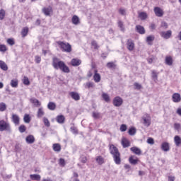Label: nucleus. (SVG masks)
Here are the masks:
<instances>
[{
    "label": "nucleus",
    "mask_w": 181,
    "mask_h": 181,
    "mask_svg": "<svg viewBox=\"0 0 181 181\" xmlns=\"http://www.w3.org/2000/svg\"><path fill=\"white\" fill-rule=\"evenodd\" d=\"M52 66L55 70H61L63 73H69L70 71V69L66 64H64L62 61H59L57 58H53Z\"/></svg>",
    "instance_id": "1"
},
{
    "label": "nucleus",
    "mask_w": 181,
    "mask_h": 181,
    "mask_svg": "<svg viewBox=\"0 0 181 181\" xmlns=\"http://www.w3.org/2000/svg\"><path fill=\"white\" fill-rule=\"evenodd\" d=\"M110 153L113 156V159L116 163V165L121 164V154H119V151H118V148L114 146V144H111L110 146Z\"/></svg>",
    "instance_id": "2"
},
{
    "label": "nucleus",
    "mask_w": 181,
    "mask_h": 181,
    "mask_svg": "<svg viewBox=\"0 0 181 181\" xmlns=\"http://www.w3.org/2000/svg\"><path fill=\"white\" fill-rule=\"evenodd\" d=\"M57 43L62 52H65L66 53H71V45L70 43L64 42L63 41H57Z\"/></svg>",
    "instance_id": "3"
},
{
    "label": "nucleus",
    "mask_w": 181,
    "mask_h": 181,
    "mask_svg": "<svg viewBox=\"0 0 181 181\" xmlns=\"http://www.w3.org/2000/svg\"><path fill=\"white\" fill-rule=\"evenodd\" d=\"M4 131L11 132V125L4 120H0V132H4Z\"/></svg>",
    "instance_id": "4"
},
{
    "label": "nucleus",
    "mask_w": 181,
    "mask_h": 181,
    "mask_svg": "<svg viewBox=\"0 0 181 181\" xmlns=\"http://www.w3.org/2000/svg\"><path fill=\"white\" fill-rule=\"evenodd\" d=\"M143 124L145 127H149L151 125V116L148 114L142 117Z\"/></svg>",
    "instance_id": "5"
},
{
    "label": "nucleus",
    "mask_w": 181,
    "mask_h": 181,
    "mask_svg": "<svg viewBox=\"0 0 181 181\" xmlns=\"http://www.w3.org/2000/svg\"><path fill=\"white\" fill-rule=\"evenodd\" d=\"M123 103L124 100L119 96H117L113 99V105H115V107H121Z\"/></svg>",
    "instance_id": "6"
},
{
    "label": "nucleus",
    "mask_w": 181,
    "mask_h": 181,
    "mask_svg": "<svg viewBox=\"0 0 181 181\" xmlns=\"http://www.w3.org/2000/svg\"><path fill=\"white\" fill-rule=\"evenodd\" d=\"M160 35L163 39H170L172 37V30H168V31H162L160 33Z\"/></svg>",
    "instance_id": "7"
},
{
    "label": "nucleus",
    "mask_w": 181,
    "mask_h": 181,
    "mask_svg": "<svg viewBox=\"0 0 181 181\" xmlns=\"http://www.w3.org/2000/svg\"><path fill=\"white\" fill-rule=\"evenodd\" d=\"M127 46L128 50H129V52H132V50L135 49V44L134 43V40L129 39L127 42Z\"/></svg>",
    "instance_id": "8"
},
{
    "label": "nucleus",
    "mask_w": 181,
    "mask_h": 181,
    "mask_svg": "<svg viewBox=\"0 0 181 181\" xmlns=\"http://www.w3.org/2000/svg\"><path fill=\"white\" fill-rule=\"evenodd\" d=\"M154 13L158 18H162V16H163V10H162L160 7H155Z\"/></svg>",
    "instance_id": "9"
},
{
    "label": "nucleus",
    "mask_w": 181,
    "mask_h": 181,
    "mask_svg": "<svg viewBox=\"0 0 181 181\" xmlns=\"http://www.w3.org/2000/svg\"><path fill=\"white\" fill-rule=\"evenodd\" d=\"M161 149L163 152H169L170 151V146L168 142H163L161 144Z\"/></svg>",
    "instance_id": "10"
},
{
    "label": "nucleus",
    "mask_w": 181,
    "mask_h": 181,
    "mask_svg": "<svg viewBox=\"0 0 181 181\" xmlns=\"http://www.w3.org/2000/svg\"><path fill=\"white\" fill-rule=\"evenodd\" d=\"M42 12L45 16H50V13L53 12V9L52 8V6L44 7L42 8Z\"/></svg>",
    "instance_id": "11"
},
{
    "label": "nucleus",
    "mask_w": 181,
    "mask_h": 181,
    "mask_svg": "<svg viewBox=\"0 0 181 181\" xmlns=\"http://www.w3.org/2000/svg\"><path fill=\"white\" fill-rule=\"evenodd\" d=\"M172 100L173 103H180L181 102V96L179 93H175L172 95Z\"/></svg>",
    "instance_id": "12"
},
{
    "label": "nucleus",
    "mask_w": 181,
    "mask_h": 181,
    "mask_svg": "<svg viewBox=\"0 0 181 181\" xmlns=\"http://www.w3.org/2000/svg\"><path fill=\"white\" fill-rule=\"evenodd\" d=\"M11 119L15 125H19L21 119L19 118V116L18 115L13 114Z\"/></svg>",
    "instance_id": "13"
},
{
    "label": "nucleus",
    "mask_w": 181,
    "mask_h": 181,
    "mask_svg": "<svg viewBox=\"0 0 181 181\" xmlns=\"http://www.w3.org/2000/svg\"><path fill=\"white\" fill-rule=\"evenodd\" d=\"M130 151H132L134 155H138L139 156L142 155V151H141L140 148L136 146L132 147Z\"/></svg>",
    "instance_id": "14"
},
{
    "label": "nucleus",
    "mask_w": 181,
    "mask_h": 181,
    "mask_svg": "<svg viewBox=\"0 0 181 181\" xmlns=\"http://www.w3.org/2000/svg\"><path fill=\"white\" fill-rule=\"evenodd\" d=\"M69 95L75 101H79V100H80V94H78V93H77V92H71L69 93Z\"/></svg>",
    "instance_id": "15"
},
{
    "label": "nucleus",
    "mask_w": 181,
    "mask_h": 181,
    "mask_svg": "<svg viewBox=\"0 0 181 181\" xmlns=\"http://www.w3.org/2000/svg\"><path fill=\"white\" fill-rule=\"evenodd\" d=\"M71 64L74 67H77L78 66H80V64H81V60L78 59H72L71 61Z\"/></svg>",
    "instance_id": "16"
},
{
    "label": "nucleus",
    "mask_w": 181,
    "mask_h": 181,
    "mask_svg": "<svg viewBox=\"0 0 181 181\" xmlns=\"http://www.w3.org/2000/svg\"><path fill=\"white\" fill-rule=\"evenodd\" d=\"M165 63L167 66H172L173 64V58L171 56L165 57Z\"/></svg>",
    "instance_id": "17"
},
{
    "label": "nucleus",
    "mask_w": 181,
    "mask_h": 181,
    "mask_svg": "<svg viewBox=\"0 0 181 181\" xmlns=\"http://www.w3.org/2000/svg\"><path fill=\"white\" fill-rule=\"evenodd\" d=\"M136 30L138 33L140 35H145V28L142 25H136Z\"/></svg>",
    "instance_id": "18"
},
{
    "label": "nucleus",
    "mask_w": 181,
    "mask_h": 181,
    "mask_svg": "<svg viewBox=\"0 0 181 181\" xmlns=\"http://www.w3.org/2000/svg\"><path fill=\"white\" fill-rule=\"evenodd\" d=\"M93 80L95 83H100V81H101V76L100 75V74L97 73V70H95Z\"/></svg>",
    "instance_id": "19"
},
{
    "label": "nucleus",
    "mask_w": 181,
    "mask_h": 181,
    "mask_svg": "<svg viewBox=\"0 0 181 181\" xmlns=\"http://www.w3.org/2000/svg\"><path fill=\"white\" fill-rule=\"evenodd\" d=\"M25 141L27 144H34L35 143V136L33 135H28L25 138Z\"/></svg>",
    "instance_id": "20"
},
{
    "label": "nucleus",
    "mask_w": 181,
    "mask_h": 181,
    "mask_svg": "<svg viewBox=\"0 0 181 181\" xmlns=\"http://www.w3.org/2000/svg\"><path fill=\"white\" fill-rule=\"evenodd\" d=\"M30 101L32 104H34V105L35 107H40L41 105V103L39 101V100L35 98H32L30 99Z\"/></svg>",
    "instance_id": "21"
},
{
    "label": "nucleus",
    "mask_w": 181,
    "mask_h": 181,
    "mask_svg": "<svg viewBox=\"0 0 181 181\" xmlns=\"http://www.w3.org/2000/svg\"><path fill=\"white\" fill-rule=\"evenodd\" d=\"M129 162L132 165H136L138 163V158H136V157H135V156H132L129 158Z\"/></svg>",
    "instance_id": "22"
},
{
    "label": "nucleus",
    "mask_w": 181,
    "mask_h": 181,
    "mask_svg": "<svg viewBox=\"0 0 181 181\" xmlns=\"http://www.w3.org/2000/svg\"><path fill=\"white\" fill-rule=\"evenodd\" d=\"M122 145L123 148H128L131 145V143H129V141H128V139L123 138L122 140Z\"/></svg>",
    "instance_id": "23"
},
{
    "label": "nucleus",
    "mask_w": 181,
    "mask_h": 181,
    "mask_svg": "<svg viewBox=\"0 0 181 181\" xmlns=\"http://www.w3.org/2000/svg\"><path fill=\"white\" fill-rule=\"evenodd\" d=\"M0 69L4 70V71H6V70H8V65H6V63L2 60H0Z\"/></svg>",
    "instance_id": "24"
},
{
    "label": "nucleus",
    "mask_w": 181,
    "mask_h": 181,
    "mask_svg": "<svg viewBox=\"0 0 181 181\" xmlns=\"http://www.w3.org/2000/svg\"><path fill=\"white\" fill-rule=\"evenodd\" d=\"M174 142H175L176 146H181V138L179 136H175L174 137Z\"/></svg>",
    "instance_id": "25"
},
{
    "label": "nucleus",
    "mask_w": 181,
    "mask_h": 181,
    "mask_svg": "<svg viewBox=\"0 0 181 181\" xmlns=\"http://www.w3.org/2000/svg\"><path fill=\"white\" fill-rule=\"evenodd\" d=\"M71 21L74 25H78L80 23V18L76 15L72 17Z\"/></svg>",
    "instance_id": "26"
},
{
    "label": "nucleus",
    "mask_w": 181,
    "mask_h": 181,
    "mask_svg": "<svg viewBox=\"0 0 181 181\" xmlns=\"http://www.w3.org/2000/svg\"><path fill=\"white\" fill-rule=\"evenodd\" d=\"M47 108L51 111H54V110H56V103L53 102H49L47 105Z\"/></svg>",
    "instance_id": "27"
},
{
    "label": "nucleus",
    "mask_w": 181,
    "mask_h": 181,
    "mask_svg": "<svg viewBox=\"0 0 181 181\" xmlns=\"http://www.w3.org/2000/svg\"><path fill=\"white\" fill-rule=\"evenodd\" d=\"M64 116L63 115H58L57 117V122H58V124H64Z\"/></svg>",
    "instance_id": "28"
},
{
    "label": "nucleus",
    "mask_w": 181,
    "mask_h": 181,
    "mask_svg": "<svg viewBox=\"0 0 181 181\" xmlns=\"http://www.w3.org/2000/svg\"><path fill=\"white\" fill-rule=\"evenodd\" d=\"M139 18H140L141 21H145V19L148 18V14L145 12H141L139 14Z\"/></svg>",
    "instance_id": "29"
},
{
    "label": "nucleus",
    "mask_w": 181,
    "mask_h": 181,
    "mask_svg": "<svg viewBox=\"0 0 181 181\" xmlns=\"http://www.w3.org/2000/svg\"><path fill=\"white\" fill-rule=\"evenodd\" d=\"M11 87H13V88H16L18 87V79L15 78L11 81L10 83Z\"/></svg>",
    "instance_id": "30"
},
{
    "label": "nucleus",
    "mask_w": 181,
    "mask_h": 181,
    "mask_svg": "<svg viewBox=\"0 0 181 181\" xmlns=\"http://www.w3.org/2000/svg\"><path fill=\"white\" fill-rule=\"evenodd\" d=\"M53 150L54 152H60L62 151V146L59 144H53Z\"/></svg>",
    "instance_id": "31"
},
{
    "label": "nucleus",
    "mask_w": 181,
    "mask_h": 181,
    "mask_svg": "<svg viewBox=\"0 0 181 181\" xmlns=\"http://www.w3.org/2000/svg\"><path fill=\"white\" fill-rule=\"evenodd\" d=\"M102 98L105 101V103H110L111 101V99L110 98V95L108 94L103 93L102 94Z\"/></svg>",
    "instance_id": "32"
},
{
    "label": "nucleus",
    "mask_w": 181,
    "mask_h": 181,
    "mask_svg": "<svg viewBox=\"0 0 181 181\" xmlns=\"http://www.w3.org/2000/svg\"><path fill=\"white\" fill-rule=\"evenodd\" d=\"M30 177L32 180H36V181L40 180V175H37V174L30 175Z\"/></svg>",
    "instance_id": "33"
},
{
    "label": "nucleus",
    "mask_w": 181,
    "mask_h": 181,
    "mask_svg": "<svg viewBox=\"0 0 181 181\" xmlns=\"http://www.w3.org/2000/svg\"><path fill=\"white\" fill-rule=\"evenodd\" d=\"M45 115V112L43 111V107H40L37 111V118H42Z\"/></svg>",
    "instance_id": "34"
},
{
    "label": "nucleus",
    "mask_w": 181,
    "mask_h": 181,
    "mask_svg": "<svg viewBox=\"0 0 181 181\" xmlns=\"http://www.w3.org/2000/svg\"><path fill=\"white\" fill-rule=\"evenodd\" d=\"M128 134L129 135L133 136L135 135V134H136V129H135V127H131L128 131Z\"/></svg>",
    "instance_id": "35"
},
{
    "label": "nucleus",
    "mask_w": 181,
    "mask_h": 181,
    "mask_svg": "<svg viewBox=\"0 0 181 181\" xmlns=\"http://www.w3.org/2000/svg\"><path fill=\"white\" fill-rule=\"evenodd\" d=\"M155 40V36L153 35H149L146 37V42L148 45H151V42H153Z\"/></svg>",
    "instance_id": "36"
},
{
    "label": "nucleus",
    "mask_w": 181,
    "mask_h": 181,
    "mask_svg": "<svg viewBox=\"0 0 181 181\" xmlns=\"http://www.w3.org/2000/svg\"><path fill=\"white\" fill-rule=\"evenodd\" d=\"M96 162L98 165H103L104 163V158L101 156H99L96 158Z\"/></svg>",
    "instance_id": "37"
},
{
    "label": "nucleus",
    "mask_w": 181,
    "mask_h": 181,
    "mask_svg": "<svg viewBox=\"0 0 181 181\" xmlns=\"http://www.w3.org/2000/svg\"><path fill=\"white\" fill-rule=\"evenodd\" d=\"M18 131L21 134H23V132H26V126L25 124H21L18 127Z\"/></svg>",
    "instance_id": "38"
},
{
    "label": "nucleus",
    "mask_w": 181,
    "mask_h": 181,
    "mask_svg": "<svg viewBox=\"0 0 181 181\" xmlns=\"http://www.w3.org/2000/svg\"><path fill=\"white\" fill-rule=\"evenodd\" d=\"M23 120L25 124H29V122H30V116H29L28 114H25L24 115Z\"/></svg>",
    "instance_id": "39"
},
{
    "label": "nucleus",
    "mask_w": 181,
    "mask_h": 181,
    "mask_svg": "<svg viewBox=\"0 0 181 181\" xmlns=\"http://www.w3.org/2000/svg\"><path fill=\"white\" fill-rule=\"evenodd\" d=\"M28 32H29V28H24L21 31V35L23 37H25L28 35Z\"/></svg>",
    "instance_id": "40"
},
{
    "label": "nucleus",
    "mask_w": 181,
    "mask_h": 181,
    "mask_svg": "<svg viewBox=\"0 0 181 181\" xmlns=\"http://www.w3.org/2000/svg\"><path fill=\"white\" fill-rule=\"evenodd\" d=\"M91 46H93V49L95 50L98 49L100 48V46H98V44L97 43V41L93 40L91 42Z\"/></svg>",
    "instance_id": "41"
},
{
    "label": "nucleus",
    "mask_w": 181,
    "mask_h": 181,
    "mask_svg": "<svg viewBox=\"0 0 181 181\" xmlns=\"http://www.w3.org/2000/svg\"><path fill=\"white\" fill-rule=\"evenodd\" d=\"M118 26L122 32H125V28H124V23L121 21H118Z\"/></svg>",
    "instance_id": "42"
},
{
    "label": "nucleus",
    "mask_w": 181,
    "mask_h": 181,
    "mask_svg": "<svg viewBox=\"0 0 181 181\" xmlns=\"http://www.w3.org/2000/svg\"><path fill=\"white\" fill-rule=\"evenodd\" d=\"M8 50V48L6 47V45L0 44V52L2 53H5Z\"/></svg>",
    "instance_id": "43"
},
{
    "label": "nucleus",
    "mask_w": 181,
    "mask_h": 181,
    "mask_svg": "<svg viewBox=\"0 0 181 181\" xmlns=\"http://www.w3.org/2000/svg\"><path fill=\"white\" fill-rule=\"evenodd\" d=\"M23 83L25 86H29L30 84V81H29V78L26 77V76H24Z\"/></svg>",
    "instance_id": "44"
},
{
    "label": "nucleus",
    "mask_w": 181,
    "mask_h": 181,
    "mask_svg": "<svg viewBox=\"0 0 181 181\" xmlns=\"http://www.w3.org/2000/svg\"><path fill=\"white\" fill-rule=\"evenodd\" d=\"M94 87V83L88 82L85 84V88H93Z\"/></svg>",
    "instance_id": "45"
},
{
    "label": "nucleus",
    "mask_w": 181,
    "mask_h": 181,
    "mask_svg": "<svg viewBox=\"0 0 181 181\" xmlns=\"http://www.w3.org/2000/svg\"><path fill=\"white\" fill-rule=\"evenodd\" d=\"M92 116L95 118V119H98V118L101 117V115L100 112H93Z\"/></svg>",
    "instance_id": "46"
},
{
    "label": "nucleus",
    "mask_w": 181,
    "mask_h": 181,
    "mask_svg": "<svg viewBox=\"0 0 181 181\" xmlns=\"http://www.w3.org/2000/svg\"><path fill=\"white\" fill-rule=\"evenodd\" d=\"M7 43L10 46H13V45H15V40H13V38H8L7 40Z\"/></svg>",
    "instance_id": "47"
},
{
    "label": "nucleus",
    "mask_w": 181,
    "mask_h": 181,
    "mask_svg": "<svg viewBox=\"0 0 181 181\" xmlns=\"http://www.w3.org/2000/svg\"><path fill=\"white\" fill-rule=\"evenodd\" d=\"M4 18H5V10H0V21H3Z\"/></svg>",
    "instance_id": "48"
},
{
    "label": "nucleus",
    "mask_w": 181,
    "mask_h": 181,
    "mask_svg": "<svg viewBox=\"0 0 181 181\" xmlns=\"http://www.w3.org/2000/svg\"><path fill=\"white\" fill-rule=\"evenodd\" d=\"M43 122L45 127H50V122H49V119L47 118L44 117Z\"/></svg>",
    "instance_id": "49"
},
{
    "label": "nucleus",
    "mask_w": 181,
    "mask_h": 181,
    "mask_svg": "<svg viewBox=\"0 0 181 181\" xmlns=\"http://www.w3.org/2000/svg\"><path fill=\"white\" fill-rule=\"evenodd\" d=\"M107 69H114L115 68V64L114 62H108L107 64Z\"/></svg>",
    "instance_id": "50"
},
{
    "label": "nucleus",
    "mask_w": 181,
    "mask_h": 181,
    "mask_svg": "<svg viewBox=\"0 0 181 181\" xmlns=\"http://www.w3.org/2000/svg\"><path fill=\"white\" fill-rule=\"evenodd\" d=\"M5 110H6V105L4 103H1L0 104V111L3 112L5 111Z\"/></svg>",
    "instance_id": "51"
},
{
    "label": "nucleus",
    "mask_w": 181,
    "mask_h": 181,
    "mask_svg": "<svg viewBox=\"0 0 181 181\" xmlns=\"http://www.w3.org/2000/svg\"><path fill=\"white\" fill-rule=\"evenodd\" d=\"M71 132L74 133L75 135H77V134H78V130H77V128L76 127H71Z\"/></svg>",
    "instance_id": "52"
},
{
    "label": "nucleus",
    "mask_w": 181,
    "mask_h": 181,
    "mask_svg": "<svg viewBox=\"0 0 181 181\" xmlns=\"http://www.w3.org/2000/svg\"><path fill=\"white\" fill-rule=\"evenodd\" d=\"M152 78L154 80V81H156L158 80V74L155 71H152Z\"/></svg>",
    "instance_id": "53"
},
{
    "label": "nucleus",
    "mask_w": 181,
    "mask_h": 181,
    "mask_svg": "<svg viewBox=\"0 0 181 181\" xmlns=\"http://www.w3.org/2000/svg\"><path fill=\"white\" fill-rule=\"evenodd\" d=\"M134 86L135 87V90H141V88H142V85L139 84V83L135 82Z\"/></svg>",
    "instance_id": "54"
},
{
    "label": "nucleus",
    "mask_w": 181,
    "mask_h": 181,
    "mask_svg": "<svg viewBox=\"0 0 181 181\" xmlns=\"http://www.w3.org/2000/svg\"><path fill=\"white\" fill-rule=\"evenodd\" d=\"M174 128H175V129H176V131H180V129H181L180 124L175 123L174 124Z\"/></svg>",
    "instance_id": "55"
},
{
    "label": "nucleus",
    "mask_w": 181,
    "mask_h": 181,
    "mask_svg": "<svg viewBox=\"0 0 181 181\" xmlns=\"http://www.w3.org/2000/svg\"><path fill=\"white\" fill-rule=\"evenodd\" d=\"M119 13H120V15H122L123 16H125V15H127V12L124 8H119Z\"/></svg>",
    "instance_id": "56"
},
{
    "label": "nucleus",
    "mask_w": 181,
    "mask_h": 181,
    "mask_svg": "<svg viewBox=\"0 0 181 181\" xmlns=\"http://www.w3.org/2000/svg\"><path fill=\"white\" fill-rule=\"evenodd\" d=\"M81 162L82 163H87V157H86L84 156H81Z\"/></svg>",
    "instance_id": "57"
},
{
    "label": "nucleus",
    "mask_w": 181,
    "mask_h": 181,
    "mask_svg": "<svg viewBox=\"0 0 181 181\" xmlns=\"http://www.w3.org/2000/svg\"><path fill=\"white\" fill-rule=\"evenodd\" d=\"M120 131L121 132H125V131H127V126L125 124H122L120 126Z\"/></svg>",
    "instance_id": "58"
},
{
    "label": "nucleus",
    "mask_w": 181,
    "mask_h": 181,
    "mask_svg": "<svg viewBox=\"0 0 181 181\" xmlns=\"http://www.w3.org/2000/svg\"><path fill=\"white\" fill-rule=\"evenodd\" d=\"M160 27L164 28V29H168V23L165 21L161 22Z\"/></svg>",
    "instance_id": "59"
},
{
    "label": "nucleus",
    "mask_w": 181,
    "mask_h": 181,
    "mask_svg": "<svg viewBox=\"0 0 181 181\" xmlns=\"http://www.w3.org/2000/svg\"><path fill=\"white\" fill-rule=\"evenodd\" d=\"M59 165H61V166H64L66 165V161L64 160V159H59Z\"/></svg>",
    "instance_id": "60"
},
{
    "label": "nucleus",
    "mask_w": 181,
    "mask_h": 181,
    "mask_svg": "<svg viewBox=\"0 0 181 181\" xmlns=\"http://www.w3.org/2000/svg\"><path fill=\"white\" fill-rule=\"evenodd\" d=\"M41 61H42V58H40V57L35 56V63L39 64V63H40Z\"/></svg>",
    "instance_id": "61"
},
{
    "label": "nucleus",
    "mask_w": 181,
    "mask_h": 181,
    "mask_svg": "<svg viewBox=\"0 0 181 181\" xmlns=\"http://www.w3.org/2000/svg\"><path fill=\"white\" fill-rule=\"evenodd\" d=\"M147 142L148 144H150V145H153V144H155V141L152 138H148Z\"/></svg>",
    "instance_id": "62"
},
{
    "label": "nucleus",
    "mask_w": 181,
    "mask_h": 181,
    "mask_svg": "<svg viewBox=\"0 0 181 181\" xmlns=\"http://www.w3.org/2000/svg\"><path fill=\"white\" fill-rule=\"evenodd\" d=\"M153 60H155V57L148 58V62L150 64H152V63H153Z\"/></svg>",
    "instance_id": "63"
},
{
    "label": "nucleus",
    "mask_w": 181,
    "mask_h": 181,
    "mask_svg": "<svg viewBox=\"0 0 181 181\" xmlns=\"http://www.w3.org/2000/svg\"><path fill=\"white\" fill-rule=\"evenodd\" d=\"M168 180L169 181H175V176H168Z\"/></svg>",
    "instance_id": "64"
}]
</instances>
